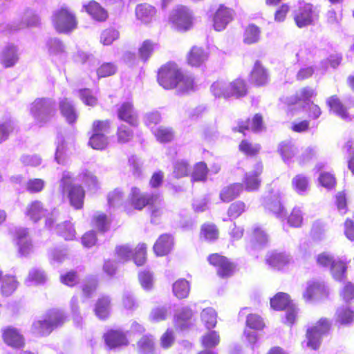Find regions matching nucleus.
<instances>
[{"instance_id":"e2e57ef3","label":"nucleus","mask_w":354,"mask_h":354,"mask_svg":"<svg viewBox=\"0 0 354 354\" xmlns=\"http://www.w3.org/2000/svg\"><path fill=\"white\" fill-rule=\"evenodd\" d=\"M55 160L59 165H66L68 162V156L66 154V145L64 141H59L55 153Z\"/></svg>"},{"instance_id":"864d4df0","label":"nucleus","mask_w":354,"mask_h":354,"mask_svg":"<svg viewBox=\"0 0 354 354\" xmlns=\"http://www.w3.org/2000/svg\"><path fill=\"white\" fill-rule=\"evenodd\" d=\"M346 266L341 261H336L330 267V272L335 280L342 281L346 276Z\"/></svg>"},{"instance_id":"a18cd8bd","label":"nucleus","mask_w":354,"mask_h":354,"mask_svg":"<svg viewBox=\"0 0 354 354\" xmlns=\"http://www.w3.org/2000/svg\"><path fill=\"white\" fill-rule=\"evenodd\" d=\"M260 38V30L254 25L250 24L245 30L243 41L247 44H252L257 42Z\"/></svg>"},{"instance_id":"4c0bfd02","label":"nucleus","mask_w":354,"mask_h":354,"mask_svg":"<svg viewBox=\"0 0 354 354\" xmlns=\"http://www.w3.org/2000/svg\"><path fill=\"white\" fill-rule=\"evenodd\" d=\"M59 108L62 115L66 118L68 123H73L77 118V113L68 99H64L59 102Z\"/></svg>"},{"instance_id":"de8ad7c7","label":"nucleus","mask_w":354,"mask_h":354,"mask_svg":"<svg viewBox=\"0 0 354 354\" xmlns=\"http://www.w3.org/2000/svg\"><path fill=\"white\" fill-rule=\"evenodd\" d=\"M153 133L157 140L160 142H167L171 141L174 138V132L171 128L164 126H160L153 130Z\"/></svg>"},{"instance_id":"3c124183","label":"nucleus","mask_w":354,"mask_h":354,"mask_svg":"<svg viewBox=\"0 0 354 354\" xmlns=\"http://www.w3.org/2000/svg\"><path fill=\"white\" fill-rule=\"evenodd\" d=\"M208 169L206 164L199 162L194 165L192 178L194 181H205L206 180Z\"/></svg>"},{"instance_id":"13d9d810","label":"nucleus","mask_w":354,"mask_h":354,"mask_svg":"<svg viewBox=\"0 0 354 354\" xmlns=\"http://www.w3.org/2000/svg\"><path fill=\"white\" fill-rule=\"evenodd\" d=\"M94 225L100 231L105 232L109 227L110 221L102 213H96L93 216Z\"/></svg>"},{"instance_id":"79ce46f5","label":"nucleus","mask_w":354,"mask_h":354,"mask_svg":"<svg viewBox=\"0 0 354 354\" xmlns=\"http://www.w3.org/2000/svg\"><path fill=\"white\" fill-rule=\"evenodd\" d=\"M201 318L207 329L213 328L217 322V315L212 308H207L203 310L201 313Z\"/></svg>"},{"instance_id":"dca6fc26","label":"nucleus","mask_w":354,"mask_h":354,"mask_svg":"<svg viewBox=\"0 0 354 354\" xmlns=\"http://www.w3.org/2000/svg\"><path fill=\"white\" fill-rule=\"evenodd\" d=\"M263 171V165L261 163H257L254 166V169L252 171L247 172L243 178V183L245 189L248 192H254L258 190L261 185L259 178L260 174Z\"/></svg>"},{"instance_id":"8fccbe9b","label":"nucleus","mask_w":354,"mask_h":354,"mask_svg":"<svg viewBox=\"0 0 354 354\" xmlns=\"http://www.w3.org/2000/svg\"><path fill=\"white\" fill-rule=\"evenodd\" d=\"M279 151L282 158L286 162H289L296 153V148L290 142H281L279 147Z\"/></svg>"},{"instance_id":"a19ab883","label":"nucleus","mask_w":354,"mask_h":354,"mask_svg":"<svg viewBox=\"0 0 354 354\" xmlns=\"http://www.w3.org/2000/svg\"><path fill=\"white\" fill-rule=\"evenodd\" d=\"M47 280V275L40 268H32L30 270L28 278L26 281L27 285L44 283Z\"/></svg>"},{"instance_id":"0eeeda50","label":"nucleus","mask_w":354,"mask_h":354,"mask_svg":"<svg viewBox=\"0 0 354 354\" xmlns=\"http://www.w3.org/2000/svg\"><path fill=\"white\" fill-rule=\"evenodd\" d=\"M271 307L277 310L286 309V322L292 324L296 319L297 315V308L295 304L290 299L289 295L279 292L270 299Z\"/></svg>"},{"instance_id":"f704fd0d","label":"nucleus","mask_w":354,"mask_h":354,"mask_svg":"<svg viewBox=\"0 0 354 354\" xmlns=\"http://www.w3.org/2000/svg\"><path fill=\"white\" fill-rule=\"evenodd\" d=\"M95 313L97 317L104 319H106L111 310V299L108 296L100 297L95 304Z\"/></svg>"},{"instance_id":"6e6d98bb","label":"nucleus","mask_w":354,"mask_h":354,"mask_svg":"<svg viewBox=\"0 0 354 354\" xmlns=\"http://www.w3.org/2000/svg\"><path fill=\"white\" fill-rule=\"evenodd\" d=\"M295 190L299 194H304L308 188V180L302 175L296 176L292 181Z\"/></svg>"},{"instance_id":"e433bc0d","label":"nucleus","mask_w":354,"mask_h":354,"mask_svg":"<svg viewBox=\"0 0 354 354\" xmlns=\"http://www.w3.org/2000/svg\"><path fill=\"white\" fill-rule=\"evenodd\" d=\"M46 46L52 57H61L65 54V46L59 39H48Z\"/></svg>"},{"instance_id":"412c9836","label":"nucleus","mask_w":354,"mask_h":354,"mask_svg":"<svg viewBox=\"0 0 354 354\" xmlns=\"http://www.w3.org/2000/svg\"><path fill=\"white\" fill-rule=\"evenodd\" d=\"M263 205L266 209L271 212L277 218L282 219L285 218V209L281 205L278 194L268 196L264 199Z\"/></svg>"},{"instance_id":"f3484780","label":"nucleus","mask_w":354,"mask_h":354,"mask_svg":"<svg viewBox=\"0 0 354 354\" xmlns=\"http://www.w3.org/2000/svg\"><path fill=\"white\" fill-rule=\"evenodd\" d=\"M19 60L18 48L14 44L5 46L0 53V64L8 68L15 66Z\"/></svg>"},{"instance_id":"cd10ccee","label":"nucleus","mask_w":354,"mask_h":354,"mask_svg":"<svg viewBox=\"0 0 354 354\" xmlns=\"http://www.w3.org/2000/svg\"><path fill=\"white\" fill-rule=\"evenodd\" d=\"M104 337L106 345L111 348L127 345L129 343L126 335L120 330H109L104 334Z\"/></svg>"},{"instance_id":"774afa93","label":"nucleus","mask_w":354,"mask_h":354,"mask_svg":"<svg viewBox=\"0 0 354 354\" xmlns=\"http://www.w3.org/2000/svg\"><path fill=\"white\" fill-rule=\"evenodd\" d=\"M110 122L108 120L94 121L92 126L93 133L104 134L109 133Z\"/></svg>"},{"instance_id":"49530a36","label":"nucleus","mask_w":354,"mask_h":354,"mask_svg":"<svg viewBox=\"0 0 354 354\" xmlns=\"http://www.w3.org/2000/svg\"><path fill=\"white\" fill-rule=\"evenodd\" d=\"M56 229L57 232L66 240H73L75 238L76 232L71 222H64L58 224Z\"/></svg>"},{"instance_id":"58836bf2","label":"nucleus","mask_w":354,"mask_h":354,"mask_svg":"<svg viewBox=\"0 0 354 354\" xmlns=\"http://www.w3.org/2000/svg\"><path fill=\"white\" fill-rule=\"evenodd\" d=\"M326 104L330 107V110L338 116L344 120H350V117L347 113L346 109L335 95L328 98Z\"/></svg>"},{"instance_id":"338daca9","label":"nucleus","mask_w":354,"mask_h":354,"mask_svg":"<svg viewBox=\"0 0 354 354\" xmlns=\"http://www.w3.org/2000/svg\"><path fill=\"white\" fill-rule=\"evenodd\" d=\"M138 279L141 286L145 290H150L153 283V274L148 270H144L139 273Z\"/></svg>"},{"instance_id":"ddd939ff","label":"nucleus","mask_w":354,"mask_h":354,"mask_svg":"<svg viewBox=\"0 0 354 354\" xmlns=\"http://www.w3.org/2000/svg\"><path fill=\"white\" fill-rule=\"evenodd\" d=\"M316 18L317 14L310 3H299L298 8L295 11L294 19L299 28L310 25Z\"/></svg>"},{"instance_id":"bf43d9fd","label":"nucleus","mask_w":354,"mask_h":354,"mask_svg":"<svg viewBox=\"0 0 354 354\" xmlns=\"http://www.w3.org/2000/svg\"><path fill=\"white\" fill-rule=\"evenodd\" d=\"M80 176L82 182L88 186V189L95 190L97 188V179L91 171L85 170L82 171Z\"/></svg>"},{"instance_id":"37998d69","label":"nucleus","mask_w":354,"mask_h":354,"mask_svg":"<svg viewBox=\"0 0 354 354\" xmlns=\"http://www.w3.org/2000/svg\"><path fill=\"white\" fill-rule=\"evenodd\" d=\"M109 143V138L104 134L99 133H92L88 141L89 146L97 150L106 149Z\"/></svg>"},{"instance_id":"1a4fd4ad","label":"nucleus","mask_w":354,"mask_h":354,"mask_svg":"<svg viewBox=\"0 0 354 354\" xmlns=\"http://www.w3.org/2000/svg\"><path fill=\"white\" fill-rule=\"evenodd\" d=\"M330 326V322L325 319H320L317 324L307 330V346L317 349L319 347L322 337L329 330Z\"/></svg>"},{"instance_id":"6e6552de","label":"nucleus","mask_w":354,"mask_h":354,"mask_svg":"<svg viewBox=\"0 0 354 354\" xmlns=\"http://www.w3.org/2000/svg\"><path fill=\"white\" fill-rule=\"evenodd\" d=\"M146 249L145 243L138 245L134 252L127 245L118 246L115 249L118 257L122 261H126L131 258L133 259L134 263L140 266H142L146 261Z\"/></svg>"},{"instance_id":"0e129e2a","label":"nucleus","mask_w":354,"mask_h":354,"mask_svg":"<svg viewBox=\"0 0 354 354\" xmlns=\"http://www.w3.org/2000/svg\"><path fill=\"white\" fill-rule=\"evenodd\" d=\"M156 48V45L155 44H153L149 40L145 41L139 48L140 57L143 61H146L151 56Z\"/></svg>"},{"instance_id":"9b49d317","label":"nucleus","mask_w":354,"mask_h":354,"mask_svg":"<svg viewBox=\"0 0 354 354\" xmlns=\"http://www.w3.org/2000/svg\"><path fill=\"white\" fill-rule=\"evenodd\" d=\"M170 20L177 30H187L193 24L192 12L186 6H180L173 11Z\"/></svg>"},{"instance_id":"4468645a","label":"nucleus","mask_w":354,"mask_h":354,"mask_svg":"<svg viewBox=\"0 0 354 354\" xmlns=\"http://www.w3.org/2000/svg\"><path fill=\"white\" fill-rule=\"evenodd\" d=\"M234 12L232 9L220 5L215 11L212 17V26L216 31L225 30L227 26L232 21Z\"/></svg>"},{"instance_id":"2f4dec72","label":"nucleus","mask_w":354,"mask_h":354,"mask_svg":"<svg viewBox=\"0 0 354 354\" xmlns=\"http://www.w3.org/2000/svg\"><path fill=\"white\" fill-rule=\"evenodd\" d=\"M207 53L201 47L194 46L187 54V62L192 66H199L207 59Z\"/></svg>"},{"instance_id":"c85d7f7f","label":"nucleus","mask_w":354,"mask_h":354,"mask_svg":"<svg viewBox=\"0 0 354 354\" xmlns=\"http://www.w3.org/2000/svg\"><path fill=\"white\" fill-rule=\"evenodd\" d=\"M252 83L257 86H263L268 82L269 74L260 62L257 61L250 74Z\"/></svg>"},{"instance_id":"4be33fe9","label":"nucleus","mask_w":354,"mask_h":354,"mask_svg":"<svg viewBox=\"0 0 354 354\" xmlns=\"http://www.w3.org/2000/svg\"><path fill=\"white\" fill-rule=\"evenodd\" d=\"M152 202L149 205L151 214V221L153 223H158L160 218L165 214L164 204L161 196L158 193L152 194Z\"/></svg>"},{"instance_id":"5fc2aeb1","label":"nucleus","mask_w":354,"mask_h":354,"mask_svg":"<svg viewBox=\"0 0 354 354\" xmlns=\"http://www.w3.org/2000/svg\"><path fill=\"white\" fill-rule=\"evenodd\" d=\"M201 235L207 241L216 240L218 236V231L213 224H204L201 227Z\"/></svg>"},{"instance_id":"a211bd4d","label":"nucleus","mask_w":354,"mask_h":354,"mask_svg":"<svg viewBox=\"0 0 354 354\" xmlns=\"http://www.w3.org/2000/svg\"><path fill=\"white\" fill-rule=\"evenodd\" d=\"M152 194L142 193L138 188L132 187L129 194V200L135 209L141 210L145 206H149L151 204Z\"/></svg>"},{"instance_id":"69168bd1","label":"nucleus","mask_w":354,"mask_h":354,"mask_svg":"<svg viewBox=\"0 0 354 354\" xmlns=\"http://www.w3.org/2000/svg\"><path fill=\"white\" fill-rule=\"evenodd\" d=\"M45 186V182L40 178L29 179L26 184V189L30 193L40 192Z\"/></svg>"},{"instance_id":"72a5a7b5","label":"nucleus","mask_w":354,"mask_h":354,"mask_svg":"<svg viewBox=\"0 0 354 354\" xmlns=\"http://www.w3.org/2000/svg\"><path fill=\"white\" fill-rule=\"evenodd\" d=\"M238 131L245 134V130H252V131H260L263 129L262 117L256 114L252 120H247L246 121H242L239 124Z\"/></svg>"},{"instance_id":"393cba45","label":"nucleus","mask_w":354,"mask_h":354,"mask_svg":"<svg viewBox=\"0 0 354 354\" xmlns=\"http://www.w3.org/2000/svg\"><path fill=\"white\" fill-rule=\"evenodd\" d=\"M192 310L186 306L178 309L174 315V323L177 328L184 330L192 324Z\"/></svg>"},{"instance_id":"c03bdc74","label":"nucleus","mask_w":354,"mask_h":354,"mask_svg":"<svg viewBox=\"0 0 354 354\" xmlns=\"http://www.w3.org/2000/svg\"><path fill=\"white\" fill-rule=\"evenodd\" d=\"M336 321L342 324H348L354 321V312L348 306L339 308L336 312Z\"/></svg>"},{"instance_id":"6ab92c4d","label":"nucleus","mask_w":354,"mask_h":354,"mask_svg":"<svg viewBox=\"0 0 354 354\" xmlns=\"http://www.w3.org/2000/svg\"><path fill=\"white\" fill-rule=\"evenodd\" d=\"M16 239L19 253L21 256H27L33 251V245L28 236L27 229H18L16 231Z\"/></svg>"},{"instance_id":"4d7b16f0","label":"nucleus","mask_w":354,"mask_h":354,"mask_svg":"<svg viewBox=\"0 0 354 354\" xmlns=\"http://www.w3.org/2000/svg\"><path fill=\"white\" fill-rule=\"evenodd\" d=\"M189 164L184 160H177L174 165V174L176 178L186 176L189 173Z\"/></svg>"},{"instance_id":"473e14b6","label":"nucleus","mask_w":354,"mask_h":354,"mask_svg":"<svg viewBox=\"0 0 354 354\" xmlns=\"http://www.w3.org/2000/svg\"><path fill=\"white\" fill-rule=\"evenodd\" d=\"M85 10L95 20L104 21L108 15L106 11L95 1H91L88 4L84 5Z\"/></svg>"},{"instance_id":"7c9ffc66","label":"nucleus","mask_w":354,"mask_h":354,"mask_svg":"<svg viewBox=\"0 0 354 354\" xmlns=\"http://www.w3.org/2000/svg\"><path fill=\"white\" fill-rule=\"evenodd\" d=\"M241 183H233L223 187L220 192V198L224 203H229L237 198L243 191Z\"/></svg>"},{"instance_id":"09e8293b","label":"nucleus","mask_w":354,"mask_h":354,"mask_svg":"<svg viewBox=\"0 0 354 354\" xmlns=\"http://www.w3.org/2000/svg\"><path fill=\"white\" fill-rule=\"evenodd\" d=\"M17 281L14 277L6 276L2 279L1 292L4 296L10 295L17 288Z\"/></svg>"},{"instance_id":"c9c22d12","label":"nucleus","mask_w":354,"mask_h":354,"mask_svg":"<svg viewBox=\"0 0 354 354\" xmlns=\"http://www.w3.org/2000/svg\"><path fill=\"white\" fill-rule=\"evenodd\" d=\"M139 354H153L155 351V342L152 335H143L137 342Z\"/></svg>"},{"instance_id":"39448f33","label":"nucleus","mask_w":354,"mask_h":354,"mask_svg":"<svg viewBox=\"0 0 354 354\" xmlns=\"http://www.w3.org/2000/svg\"><path fill=\"white\" fill-rule=\"evenodd\" d=\"M55 102L50 99L39 98L35 100L30 106V114L35 122L41 126L47 122L54 115Z\"/></svg>"},{"instance_id":"5701e85b","label":"nucleus","mask_w":354,"mask_h":354,"mask_svg":"<svg viewBox=\"0 0 354 354\" xmlns=\"http://www.w3.org/2000/svg\"><path fill=\"white\" fill-rule=\"evenodd\" d=\"M2 337L5 343L13 348H20L24 344L23 335L15 328L8 327L3 329Z\"/></svg>"},{"instance_id":"c756f323","label":"nucleus","mask_w":354,"mask_h":354,"mask_svg":"<svg viewBox=\"0 0 354 354\" xmlns=\"http://www.w3.org/2000/svg\"><path fill=\"white\" fill-rule=\"evenodd\" d=\"M173 245V238L169 234H162L153 245L154 252L157 256L166 255L171 250Z\"/></svg>"},{"instance_id":"603ef678","label":"nucleus","mask_w":354,"mask_h":354,"mask_svg":"<svg viewBox=\"0 0 354 354\" xmlns=\"http://www.w3.org/2000/svg\"><path fill=\"white\" fill-rule=\"evenodd\" d=\"M202 344L205 348H213L220 342V337L215 330H211L202 337Z\"/></svg>"},{"instance_id":"ea45409f","label":"nucleus","mask_w":354,"mask_h":354,"mask_svg":"<svg viewBox=\"0 0 354 354\" xmlns=\"http://www.w3.org/2000/svg\"><path fill=\"white\" fill-rule=\"evenodd\" d=\"M174 295L178 299L187 297L190 291L189 282L184 279H178L174 284L172 288Z\"/></svg>"},{"instance_id":"a878e982","label":"nucleus","mask_w":354,"mask_h":354,"mask_svg":"<svg viewBox=\"0 0 354 354\" xmlns=\"http://www.w3.org/2000/svg\"><path fill=\"white\" fill-rule=\"evenodd\" d=\"M135 12L136 19L141 23L147 24L152 21L156 15V10L151 5L142 3L136 6Z\"/></svg>"},{"instance_id":"aec40b11","label":"nucleus","mask_w":354,"mask_h":354,"mask_svg":"<svg viewBox=\"0 0 354 354\" xmlns=\"http://www.w3.org/2000/svg\"><path fill=\"white\" fill-rule=\"evenodd\" d=\"M291 256L285 252H272L266 259L268 265L277 270H282L292 263Z\"/></svg>"},{"instance_id":"f8f14e48","label":"nucleus","mask_w":354,"mask_h":354,"mask_svg":"<svg viewBox=\"0 0 354 354\" xmlns=\"http://www.w3.org/2000/svg\"><path fill=\"white\" fill-rule=\"evenodd\" d=\"M39 23V17L31 10H27L24 14L23 21L17 24L14 23L13 24H1L0 25V33H11L26 27L36 26Z\"/></svg>"},{"instance_id":"2eb2a0df","label":"nucleus","mask_w":354,"mask_h":354,"mask_svg":"<svg viewBox=\"0 0 354 354\" xmlns=\"http://www.w3.org/2000/svg\"><path fill=\"white\" fill-rule=\"evenodd\" d=\"M208 261L210 264L217 268V273L221 277H227L232 274L234 266L225 257L218 254L209 256Z\"/></svg>"},{"instance_id":"7ed1b4c3","label":"nucleus","mask_w":354,"mask_h":354,"mask_svg":"<svg viewBox=\"0 0 354 354\" xmlns=\"http://www.w3.org/2000/svg\"><path fill=\"white\" fill-rule=\"evenodd\" d=\"M73 180L72 174L68 171H64L60 180L59 189L64 195H67L73 207L81 209L84 204V191L81 186L72 185Z\"/></svg>"},{"instance_id":"423d86ee","label":"nucleus","mask_w":354,"mask_h":354,"mask_svg":"<svg viewBox=\"0 0 354 354\" xmlns=\"http://www.w3.org/2000/svg\"><path fill=\"white\" fill-rule=\"evenodd\" d=\"M52 20L54 28L60 33H68L77 27L75 15L67 8H61L56 11Z\"/></svg>"},{"instance_id":"b1692460","label":"nucleus","mask_w":354,"mask_h":354,"mask_svg":"<svg viewBox=\"0 0 354 354\" xmlns=\"http://www.w3.org/2000/svg\"><path fill=\"white\" fill-rule=\"evenodd\" d=\"M46 214L42 203L34 201L27 205L24 211L25 216L34 223L39 221Z\"/></svg>"},{"instance_id":"680f3d73","label":"nucleus","mask_w":354,"mask_h":354,"mask_svg":"<svg viewBox=\"0 0 354 354\" xmlns=\"http://www.w3.org/2000/svg\"><path fill=\"white\" fill-rule=\"evenodd\" d=\"M303 222V214L301 210L298 207H295L290 216L288 217V224L294 227H299Z\"/></svg>"},{"instance_id":"9d476101","label":"nucleus","mask_w":354,"mask_h":354,"mask_svg":"<svg viewBox=\"0 0 354 354\" xmlns=\"http://www.w3.org/2000/svg\"><path fill=\"white\" fill-rule=\"evenodd\" d=\"M329 294V289L322 281L312 279L306 283V287L303 292V298L307 302L326 297Z\"/></svg>"},{"instance_id":"f257e3e1","label":"nucleus","mask_w":354,"mask_h":354,"mask_svg":"<svg viewBox=\"0 0 354 354\" xmlns=\"http://www.w3.org/2000/svg\"><path fill=\"white\" fill-rule=\"evenodd\" d=\"M159 84L165 89L176 88L179 93L194 91L196 85L191 75H185L174 63L161 67L158 75Z\"/></svg>"},{"instance_id":"052dcab7","label":"nucleus","mask_w":354,"mask_h":354,"mask_svg":"<svg viewBox=\"0 0 354 354\" xmlns=\"http://www.w3.org/2000/svg\"><path fill=\"white\" fill-rule=\"evenodd\" d=\"M245 204L241 201H236L229 207L227 214L231 218H238L243 212L245 211Z\"/></svg>"},{"instance_id":"f03ea898","label":"nucleus","mask_w":354,"mask_h":354,"mask_svg":"<svg viewBox=\"0 0 354 354\" xmlns=\"http://www.w3.org/2000/svg\"><path fill=\"white\" fill-rule=\"evenodd\" d=\"M210 91L212 95L218 98L240 97L246 94L247 86L245 82L241 78L232 82L219 80L212 84Z\"/></svg>"},{"instance_id":"bb28decb","label":"nucleus","mask_w":354,"mask_h":354,"mask_svg":"<svg viewBox=\"0 0 354 354\" xmlns=\"http://www.w3.org/2000/svg\"><path fill=\"white\" fill-rule=\"evenodd\" d=\"M118 118L131 125H136L138 122V115L134 110L133 104L129 102H124L118 110Z\"/></svg>"},{"instance_id":"20e7f679","label":"nucleus","mask_w":354,"mask_h":354,"mask_svg":"<svg viewBox=\"0 0 354 354\" xmlns=\"http://www.w3.org/2000/svg\"><path fill=\"white\" fill-rule=\"evenodd\" d=\"M65 320L66 317L63 313L53 310L48 312L43 319L35 321L32 324V330L35 334L47 335L55 328L61 326Z\"/></svg>"}]
</instances>
